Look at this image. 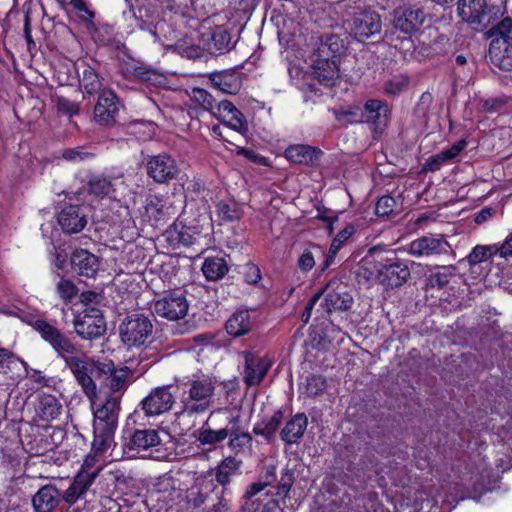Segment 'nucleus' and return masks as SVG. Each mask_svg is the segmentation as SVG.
<instances>
[{"instance_id":"obj_1","label":"nucleus","mask_w":512,"mask_h":512,"mask_svg":"<svg viewBox=\"0 0 512 512\" xmlns=\"http://www.w3.org/2000/svg\"><path fill=\"white\" fill-rule=\"evenodd\" d=\"M119 395H108L105 401L97 406L96 398L90 399L93 408V441L95 451L105 452L114 441L120 409Z\"/></svg>"},{"instance_id":"obj_2","label":"nucleus","mask_w":512,"mask_h":512,"mask_svg":"<svg viewBox=\"0 0 512 512\" xmlns=\"http://www.w3.org/2000/svg\"><path fill=\"white\" fill-rule=\"evenodd\" d=\"M217 381L208 375L193 376L185 384L178 417H192L207 412L214 404Z\"/></svg>"},{"instance_id":"obj_3","label":"nucleus","mask_w":512,"mask_h":512,"mask_svg":"<svg viewBox=\"0 0 512 512\" xmlns=\"http://www.w3.org/2000/svg\"><path fill=\"white\" fill-rule=\"evenodd\" d=\"M344 26L358 41H364L380 33L382 25L378 13L357 7L346 12Z\"/></svg>"},{"instance_id":"obj_4","label":"nucleus","mask_w":512,"mask_h":512,"mask_svg":"<svg viewBox=\"0 0 512 512\" xmlns=\"http://www.w3.org/2000/svg\"><path fill=\"white\" fill-rule=\"evenodd\" d=\"M243 512H284L280 502L265 484L254 482L247 486L242 497Z\"/></svg>"},{"instance_id":"obj_5","label":"nucleus","mask_w":512,"mask_h":512,"mask_svg":"<svg viewBox=\"0 0 512 512\" xmlns=\"http://www.w3.org/2000/svg\"><path fill=\"white\" fill-rule=\"evenodd\" d=\"M65 366L71 371L83 392L89 399L97 397V388L93 380L94 373L99 366L94 360L82 351L72 358H68Z\"/></svg>"},{"instance_id":"obj_6","label":"nucleus","mask_w":512,"mask_h":512,"mask_svg":"<svg viewBox=\"0 0 512 512\" xmlns=\"http://www.w3.org/2000/svg\"><path fill=\"white\" fill-rule=\"evenodd\" d=\"M153 331L151 320L142 314L127 316L119 326L122 342L128 347H139L146 343Z\"/></svg>"},{"instance_id":"obj_7","label":"nucleus","mask_w":512,"mask_h":512,"mask_svg":"<svg viewBox=\"0 0 512 512\" xmlns=\"http://www.w3.org/2000/svg\"><path fill=\"white\" fill-rule=\"evenodd\" d=\"M34 327L64 362L82 351L80 347L75 345L66 335L50 323L38 320L35 322Z\"/></svg>"},{"instance_id":"obj_8","label":"nucleus","mask_w":512,"mask_h":512,"mask_svg":"<svg viewBox=\"0 0 512 512\" xmlns=\"http://www.w3.org/2000/svg\"><path fill=\"white\" fill-rule=\"evenodd\" d=\"M76 333L83 339H95L106 331V324L101 311L95 307H87L74 319Z\"/></svg>"},{"instance_id":"obj_9","label":"nucleus","mask_w":512,"mask_h":512,"mask_svg":"<svg viewBox=\"0 0 512 512\" xmlns=\"http://www.w3.org/2000/svg\"><path fill=\"white\" fill-rule=\"evenodd\" d=\"M171 385L159 386L150 391L140 403L141 410L147 417H155L170 411L175 404V395Z\"/></svg>"},{"instance_id":"obj_10","label":"nucleus","mask_w":512,"mask_h":512,"mask_svg":"<svg viewBox=\"0 0 512 512\" xmlns=\"http://www.w3.org/2000/svg\"><path fill=\"white\" fill-rule=\"evenodd\" d=\"M409 276L410 270L407 264L397 258L386 259L376 266V279L387 288L401 286Z\"/></svg>"},{"instance_id":"obj_11","label":"nucleus","mask_w":512,"mask_h":512,"mask_svg":"<svg viewBox=\"0 0 512 512\" xmlns=\"http://www.w3.org/2000/svg\"><path fill=\"white\" fill-rule=\"evenodd\" d=\"M140 213L144 222L157 225L174 215L175 208L169 198L157 194H149Z\"/></svg>"},{"instance_id":"obj_12","label":"nucleus","mask_w":512,"mask_h":512,"mask_svg":"<svg viewBox=\"0 0 512 512\" xmlns=\"http://www.w3.org/2000/svg\"><path fill=\"white\" fill-rule=\"evenodd\" d=\"M189 304L180 292L170 293L155 301L154 313L170 321L182 319L187 315Z\"/></svg>"},{"instance_id":"obj_13","label":"nucleus","mask_w":512,"mask_h":512,"mask_svg":"<svg viewBox=\"0 0 512 512\" xmlns=\"http://www.w3.org/2000/svg\"><path fill=\"white\" fill-rule=\"evenodd\" d=\"M243 381L247 386L259 385L272 366V360L253 352H244Z\"/></svg>"},{"instance_id":"obj_14","label":"nucleus","mask_w":512,"mask_h":512,"mask_svg":"<svg viewBox=\"0 0 512 512\" xmlns=\"http://www.w3.org/2000/svg\"><path fill=\"white\" fill-rule=\"evenodd\" d=\"M147 173L157 183H167L178 176V165L170 155L162 153L147 160Z\"/></svg>"},{"instance_id":"obj_15","label":"nucleus","mask_w":512,"mask_h":512,"mask_svg":"<svg viewBox=\"0 0 512 512\" xmlns=\"http://www.w3.org/2000/svg\"><path fill=\"white\" fill-rule=\"evenodd\" d=\"M200 42L203 48L211 54H222L234 46L231 35L224 26H216L201 32Z\"/></svg>"},{"instance_id":"obj_16","label":"nucleus","mask_w":512,"mask_h":512,"mask_svg":"<svg viewBox=\"0 0 512 512\" xmlns=\"http://www.w3.org/2000/svg\"><path fill=\"white\" fill-rule=\"evenodd\" d=\"M426 15L420 8L400 7L393 13V25L405 34L417 32L424 24Z\"/></svg>"},{"instance_id":"obj_17","label":"nucleus","mask_w":512,"mask_h":512,"mask_svg":"<svg viewBox=\"0 0 512 512\" xmlns=\"http://www.w3.org/2000/svg\"><path fill=\"white\" fill-rule=\"evenodd\" d=\"M211 114L239 133H245L248 129L247 121L242 112L228 100L216 103Z\"/></svg>"},{"instance_id":"obj_18","label":"nucleus","mask_w":512,"mask_h":512,"mask_svg":"<svg viewBox=\"0 0 512 512\" xmlns=\"http://www.w3.org/2000/svg\"><path fill=\"white\" fill-rule=\"evenodd\" d=\"M485 0H459L458 14L463 21L486 27L490 24L491 17L487 12Z\"/></svg>"},{"instance_id":"obj_19","label":"nucleus","mask_w":512,"mask_h":512,"mask_svg":"<svg viewBox=\"0 0 512 512\" xmlns=\"http://www.w3.org/2000/svg\"><path fill=\"white\" fill-rule=\"evenodd\" d=\"M118 113V99L116 94L110 90H102L94 108V119L100 125H112L115 123V116Z\"/></svg>"},{"instance_id":"obj_20","label":"nucleus","mask_w":512,"mask_h":512,"mask_svg":"<svg viewBox=\"0 0 512 512\" xmlns=\"http://www.w3.org/2000/svg\"><path fill=\"white\" fill-rule=\"evenodd\" d=\"M160 442L161 439L156 430H136L124 444V453H126L128 457H136V455L141 452H145L149 448L159 445Z\"/></svg>"},{"instance_id":"obj_21","label":"nucleus","mask_w":512,"mask_h":512,"mask_svg":"<svg viewBox=\"0 0 512 512\" xmlns=\"http://www.w3.org/2000/svg\"><path fill=\"white\" fill-rule=\"evenodd\" d=\"M308 62L313 76L323 85L332 86L339 77V67L336 60L309 55Z\"/></svg>"},{"instance_id":"obj_22","label":"nucleus","mask_w":512,"mask_h":512,"mask_svg":"<svg viewBox=\"0 0 512 512\" xmlns=\"http://www.w3.org/2000/svg\"><path fill=\"white\" fill-rule=\"evenodd\" d=\"M449 249V243L442 236H424L409 245V253L416 257L446 254Z\"/></svg>"},{"instance_id":"obj_23","label":"nucleus","mask_w":512,"mask_h":512,"mask_svg":"<svg viewBox=\"0 0 512 512\" xmlns=\"http://www.w3.org/2000/svg\"><path fill=\"white\" fill-rule=\"evenodd\" d=\"M489 57L493 65L502 70L512 68V42L503 37H495L489 46Z\"/></svg>"},{"instance_id":"obj_24","label":"nucleus","mask_w":512,"mask_h":512,"mask_svg":"<svg viewBox=\"0 0 512 512\" xmlns=\"http://www.w3.org/2000/svg\"><path fill=\"white\" fill-rule=\"evenodd\" d=\"M199 234L200 231L196 230L195 227L178 221L166 230L165 237L173 246H190L197 241Z\"/></svg>"},{"instance_id":"obj_25","label":"nucleus","mask_w":512,"mask_h":512,"mask_svg":"<svg viewBox=\"0 0 512 512\" xmlns=\"http://www.w3.org/2000/svg\"><path fill=\"white\" fill-rule=\"evenodd\" d=\"M70 262L74 272L86 277H93L99 269L98 258L84 249L75 250Z\"/></svg>"},{"instance_id":"obj_26","label":"nucleus","mask_w":512,"mask_h":512,"mask_svg":"<svg viewBox=\"0 0 512 512\" xmlns=\"http://www.w3.org/2000/svg\"><path fill=\"white\" fill-rule=\"evenodd\" d=\"M60 492L52 484L41 487L32 498L35 512H51L60 503Z\"/></svg>"},{"instance_id":"obj_27","label":"nucleus","mask_w":512,"mask_h":512,"mask_svg":"<svg viewBox=\"0 0 512 512\" xmlns=\"http://www.w3.org/2000/svg\"><path fill=\"white\" fill-rule=\"evenodd\" d=\"M321 155L320 149L303 144L290 145L285 150V156L289 161L301 165H315Z\"/></svg>"},{"instance_id":"obj_28","label":"nucleus","mask_w":512,"mask_h":512,"mask_svg":"<svg viewBox=\"0 0 512 512\" xmlns=\"http://www.w3.org/2000/svg\"><path fill=\"white\" fill-rule=\"evenodd\" d=\"M58 223L66 233H78L86 225V219L80 207L69 205L62 209Z\"/></svg>"},{"instance_id":"obj_29","label":"nucleus","mask_w":512,"mask_h":512,"mask_svg":"<svg viewBox=\"0 0 512 512\" xmlns=\"http://www.w3.org/2000/svg\"><path fill=\"white\" fill-rule=\"evenodd\" d=\"M320 296L324 295L321 305L328 312L348 310L352 303V296L346 291L330 290L329 287L319 291Z\"/></svg>"},{"instance_id":"obj_30","label":"nucleus","mask_w":512,"mask_h":512,"mask_svg":"<svg viewBox=\"0 0 512 512\" xmlns=\"http://www.w3.org/2000/svg\"><path fill=\"white\" fill-rule=\"evenodd\" d=\"M229 433L227 446L233 454L239 455L251 452L253 437L249 432L233 423L229 428Z\"/></svg>"},{"instance_id":"obj_31","label":"nucleus","mask_w":512,"mask_h":512,"mask_svg":"<svg viewBox=\"0 0 512 512\" xmlns=\"http://www.w3.org/2000/svg\"><path fill=\"white\" fill-rule=\"evenodd\" d=\"M315 49L311 54L318 57L328 58L330 60H336L338 62L339 56L344 51V43L337 35H327L315 44Z\"/></svg>"},{"instance_id":"obj_32","label":"nucleus","mask_w":512,"mask_h":512,"mask_svg":"<svg viewBox=\"0 0 512 512\" xmlns=\"http://www.w3.org/2000/svg\"><path fill=\"white\" fill-rule=\"evenodd\" d=\"M119 185H123L120 178H110L103 175L92 177L88 183L90 194L98 198H116L115 192Z\"/></svg>"},{"instance_id":"obj_33","label":"nucleus","mask_w":512,"mask_h":512,"mask_svg":"<svg viewBox=\"0 0 512 512\" xmlns=\"http://www.w3.org/2000/svg\"><path fill=\"white\" fill-rule=\"evenodd\" d=\"M98 371L104 375V385L112 392L111 395H119L126 387L127 374L123 369H115L111 363H104L98 367Z\"/></svg>"},{"instance_id":"obj_34","label":"nucleus","mask_w":512,"mask_h":512,"mask_svg":"<svg viewBox=\"0 0 512 512\" xmlns=\"http://www.w3.org/2000/svg\"><path fill=\"white\" fill-rule=\"evenodd\" d=\"M211 85L226 94H236L241 88V80L237 73L229 70L210 74Z\"/></svg>"},{"instance_id":"obj_35","label":"nucleus","mask_w":512,"mask_h":512,"mask_svg":"<svg viewBox=\"0 0 512 512\" xmlns=\"http://www.w3.org/2000/svg\"><path fill=\"white\" fill-rule=\"evenodd\" d=\"M362 122H368L376 126V129L386 126L387 108L380 100H369L361 109Z\"/></svg>"},{"instance_id":"obj_36","label":"nucleus","mask_w":512,"mask_h":512,"mask_svg":"<svg viewBox=\"0 0 512 512\" xmlns=\"http://www.w3.org/2000/svg\"><path fill=\"white\" fill-rule=\"evenodd\" d=\"M308 419L305 414L294 415L281 430V439L287 444L296 443L307 429Z\"/></svg>"},{"instance_id":"obj_37","label":"nucleus","mask_w":512,"mask_h":512,"mask_svg":"<svg viewBox=\"0 0 512 512\" xmlns=\"http://www.w3.org/2000/svg\"><path fill=\"white\" fill-rule=\"evenodd\" d=\"M226 331L233 337H240L250 332L252 321L248 310H240L232 314L226 321Z\"/></svg>"},{"instance_id":"obj_38","label":"nucleus","mask_w":512,"mask_h":512,"mask_svg":"<svg viewBox=\"0 0 512 512\" xmlns=\"http://www.w3.org/2000/svg\"><path fill=\"white\" fill-rule=\"evenodd\" d=\"M94 481L95 479L87 476V474L78 472L71 485L62 494V499L68 504L75 503L87 492Z\"/></svg>"},{"instance_id":"obj_39","label":"nucleus","mask_w":512,"mask_h":512,"mask_svg":"<svg viewBox=\"0 0 512 512\" xmlns=\"http://www.w3.org/2000/svg\"><path fill=\"white\" fill-rule=\"evenodd\" d=\"M216 485L212 480L206 478H197L195 486L192 487L187 495L188 502L194 507H200L206 503L209 493L214 491Z\"/></svg>"},{"instance_id":"obj_40","label":"nucleus","mask_w":512,"mask_h":512,"mask_svg":"<svg viewBox=\"0 0 512 512\" xmlns=\"http://www.w3.org/2000/svg\"><path fill=\"white\" fill-rule=\"evenodd\" d=\"M242 465V461L235 456L225 457L216 467L215 479L223 487L228 485L231 477L235 475Z\"/></svg>"},{"instance_id":"obj_41","label":"nucleus","mask_w":512,"mask_h":512,"mask_svg":"<svg viewBox=\"0 0 512 512\" xmlns=\"http://www.w3.org/2000/svg\"><path fill=\"white\" fill-rule=\"evenodd\" d=\"M62 405L58 399L50 394H43L39 397L37 414L43 421H52L59 417Z\"/></svg>"},{"instance_id":"obj_42","label":"nucleus","mask_w":512,"mask_h":512,"mask_svg":"<svg viewBox=\"0 0 512 512\" xmlns=\"http://www.w3.org/2000/svg\"><path fill=\"white\" fill-rule=\"evenodd\" d=\"M212 415L213 412L210 413L208 419L203 423L202 427L198 430L197 439L202 445H216L227 439L228 435L230 434V427H225L218 430H214L209 427L208 421Z\"/></svg>"},{"instance_id":"obj_43","label":"nucleus","mask_w":512,"mask_h":512,"mask_svg":"<svg viewBox=\"0 0 512 512\" xmlns=\"http://www.w3.org/2000/svg\"><path fill=\"white\" fill-rule=\"evenodd\" d=\"M202 272L209 281L222 279L228 272V265L222 257H207L202 265Z\"/></svg>"},{"instance_id":"obj_44","label":"nucleus","mask_w":512,"mask_h":512,"mask_svg":"<svg viewBox=\"0 0 512 512\" xmlns=\"http://www.w3.org/2000/svg\"><path fill=\"white\" fill-rule=\"evenodd\" d=\"M79 71H81L79 72L80 86L85 93L93 95L102 91V82L93 68L83 64L79 67Z\"/></svg>"},{"instance_id":"obj_45","label":"nucleus","mask_w":512,"mask_h":512,"mask_svg":"<svg viewBox=\"0 0 512 512\" xmlns=\"http://www.w3.org/2000/svg\"><path fill=\"white\" fill-rule=\"evenodd\" d=\"M154 488L157 493L162 494L164 499L173 500L176 496H179L181 491L180 480L172 475L164 474L160 476L155 484Z\"/></svg>"},{"instance_id":"obj_46","label":"nucleus","mask_w":512,"mask_h":512,"mask_svg":"<svg viewBox=\"0 0 512 512\" xmlns=\"http://www.w3.org/2000/svg\"><path fill=\"white\" fill-rule=\"evenodd\" d=\"M282 418V411H275L268 420L262 423L255 424L253 427V433L256 435H261L267 440H270L274 436L275 432L278 430L282 422Z\"/></svg>"},{"instance_id":"obj_47","label":"nucleus","mask_w":512,"mask_h":512,"mask_svg":"<svg viewBox=\"0 0 512 512\" xmlns=\"http://www.w3.org/2000/svg\"><path fill=\"white\" fill-rule=\"evenodd\" d=\"M355 228L353 225H346L345 228H343L341 231L337 233V235L334 237L328 254L326 256L324 268L329 267L338 251L342 248V246L345 244V242L354 234Z\"/></svg>"},{"instance_id":"obj_48","label":"nucleus","mask_w":512,"mask_h":512,"mask_svg":"<svg viewBox=\"0 0 512 512\" xmlns=\"http://www.w3.org/2000/svg\"><path fill=\"white\" fill-rule=\"evenodd\" d=\"M497 252L496 244L476 245L467 256V261L470 265H478L493 256H498Z\"/></svg>"},{"instance_id":"obj_49","label":"nucleus","mask_w":512,"mask_h":512,"mask_svg":"<svg viewBox=\"0 0 512 512\" xmlns=\"http://www.w3.org/2000/svg\"><path fill=\"white\" fill-rule=\"evenodd\" d=\"M92 450L94 453L86 456L79 472L96 479L100 471L103 469V465L99 463L98 459V454H101L102 452L95 451L93 448Z\"/></svg>"},{"instance_id":"obj_50","label":"nucleus","mask_w":512,"mask_h":512,"mask_svg":"<svg viewBox=\"0 0 512 512\" xmlns=\"http://www.w3.org/2000/svg\"><path fill=\"white\" fill-rule=\"evenodd\" d=\"M333 114L335 118L342 124L360 123L363 120L361 117V108L351 107L349 109H334Z\"/></svg>"},{"instance_id":"obj_51","label":"nucleus","mask_w":512,"mask_h":512,"mask_svg":"<svg viewBox=\"0 0 512 512\" xmlns=\"http://www.w3.org/2000/svg\"><path fill=\"white\" fill-rule=\"evenodd\" d=\"M454 275L455 268L453 266H443L429 276V283L432 287L442 288L449 283Z\"/></svg>"},{"instance_id":"obj_52","label":"nucleus","mask_w":512,"mask_h":512,"mask_svg":"<svg viewBox=\"0 0 512 512\" xmlns=\"http://www.w3.org/2000/svg\"><path fill=\"white\" fill-rule=\"evenodd\" d=\"M191 98L210 113L215 109V99L205 89L193 88L191 91Z\"/></svg>"},{"instance_id":"obj_53","label":"nucleus","mask_w":512,"mask_h":512,"mask_svg":"<svg viewBox=\"0 0 512 512\" xmlns=\"http://www.w3.org/2000/svg\"><path fill=\"white\" fill-rule=\"evenodd\" d=\"M407 84L408 78L405 75L399 74L388 79L383 85V90L388 95H396L402 92Z\"/></svg>"},{"instance_id":"obj_54","label":"nucleus","mask_w":512,"mask_h":512,"mask_svg":"<svg viewBox=\"0 0 512 512\" xmlns=\"http://www.w3.org/2000/svg\"><path fill=\"white\" fill-rule=\"evenodd\" d=\"M56 290L60 298L67 302H70L77 295V287L75 284L68 279L61 278L56 284Z\"/></svg>"},{"instance_id":"obj_55","label":"nucleus","mask_w":512,"mask_h":512,"mask_svg":"<svg viewBox=\"0 0 512 512\" xmlns=\"http://www.w3.org/2000/svg\"><path fill=\"white\" fill-rule=\"evenodd\" d=\"M512 34V19L509 17L504 18L501 20L496 26H494L489 31V36L493 38L495 37H503L506 39H509V41L512 40L511 37Z\"/></svg>"},{"instance_id":"obj_56","label":"nucleus","mask_w":512,"mask_h":512,"mask_svg":"<svg viewBox=\"0 0 512 512\" xmlns=\"http://www.w3.org/2000/svg\"><path fill=\"white\" fill-rule=\"evenodd\" d=\"M133 75L140 81L155 85L159 82L160 75L154 70L148 69L144 66H136L133 68Z\"/></svg>"},{"instance_id":"obj_57","label":"nucleus","mask_w":512,"mask_h":512,"mask_svg":"<svg viewBox=\"0 0 512 512\" xmlns=\"http://www.w3.org/2000/svg\"><path fill=\"white\" fill-rule=\"evenodd\" d=\"M396 207V201L391 196H382L378 199L376 206H375V213L378 216H388L390 213L393 212L394 208Z\"/></svg>"},{"instance_id":"obj_58","label":"nucleus","mask_w":512,"mask_h":512,"mask_svg":"<svg viewBox=\"0 0 512 512\" xmlns=\"http://www.w3.org/2000/svg\"><path fill=\"white\" fill-rule=\"evenodd\" d=\"M326 388V381L322 376L313 375L307 378L306 392L309 396H317Z\"/></svg>"},{"instance_id":"obj_59","label":"nucleus","mask_w":512,"mask_h":512,"mask_svg":"<svg viewBox=\"0 0 512 512\" xmlns=\"http://www.w3.org/2000/svg\"><path fill=\"white\" fill-rule=\"evenodd\" d=\"M218 215L225 221H234L239 218V212L236 204L220 202L217 205Z\"/></svg>"},{"instance_id":"obj_60","label":"nucleus","mask_w":512,"mask_h":512,"mask_svg":"<svg viewBox=\"0 0 512 512\" xmlns=\"http://www.w3.org/2000/svg\"><path fill=\"white\" fill-rule=\"evenodd\" d=\"M293 481L294 477L291 471L285 470L282 472L281 479L276 492V496L281 497L282 501H284V498L288 495L290 488L293 484Z\"/></svg>"},{"instance_id":"obj_61","label":"nucleus","mask_w":512,"mask_h":512,"mask_svg":"<svg viewBox=\"0 0 512 512\" xmlns=\"http://www.w3.org/2000/svg\"><path fill=\"white\" fill-rule=\"evenodd\" d=\"M91 156V153H88L80 148H68L62 152L63 159L74 163L84 161Z\"/></svg>"},{"instance_id":"obj_62","label":"nucleus","mask_w":512,"mask_h":512,"mask_svg":"<svg viewBox=\"0 0 512 512\" xmlns=\"http://www.w3.org/2000/svg\"><path fill=\"white\" fill-rule=\"evenodd\" d=\"M58 112L73 116L79 113V105L76 102L70 101L63 97H58L56 101Z\"/></svg>"},{"instance_id":"obj_63","label":"nucleus","mask_w":512,"mask_h":512,"mask_svg":"<svg viewBox=\"0 0 512 512\" xmlns=\"http://www.w3.org/2000/svg\"><path fill=\"white\" fill-rule=\"evenodd\" d=\"M151 3H154L155 5L159 6L161 8V13L164 14L162 17L160 15V18H164L167 13L170 14H178L180 6L176 3V0H149Z\"/></svg>"},{"instance_id":"obj_64","label":"nucleus","mask_w":512,"mask_h":512,"mask_svg":"<svg viewBox=\"0 0 512 512\" xmlns=\"http://www.w3.org/2000/svg\"><path fill=\"white\" fill-rule=\"evenodd\" d=\"M226 493H228V489L222 488L220 495H218V501L213 505L211 512H229L231 502L225 497Z\"/></svg>"}]
</instances>
